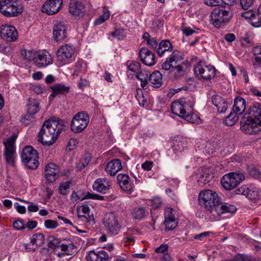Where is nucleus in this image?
Listing matches in <instances>:
<instances>
[{"instance_id": "obj_1", "label": "nucleus", "mask_w": 261, "mask_h": 261, "mask_svg": "<svg viewBox=\"0 0 261 261\" xmlns=\"http://www.w3.org/2000/svg\"><path fill=\"white\" fill-rule=\"evenodd\" d=\"M66 127V123L62 120L55 118L48 119L41 126L38 135V141L43 145L50 146L56 141Z\"/></svg>"}, {"instance_id": "obj_2", "label": "nucleus", "mask_w": 261, "mask_h": 261, "mask_svg": "<svg viewBox=\"0 0 261 261\" xmlns=\"http://www.w3.org/2000/svg\"><path fill=\"white\" fill-rule=\"evenodd\" d=\"M194 103L193 101L186 98L172 102L171 109L172 112L188 122L192 123H199L200 117L193 112Z\"/></svg>"}, {"instance_id": "obj_3", "label": "nucleus", "mask_w": 261, "mask_h": 261, "mask_svg": "<svg viewBox=\"0 0 261 261\" xmlns=\"http://www.w3.org/2000/svg\"><path fill=\"white\" fill-rule=\"evenodd\" d=\"M21 55L25 60L32 62L38 68H44L53 63L51 55L46 50L24 49L21 50Z\"/></svg>"}, {"instance_id": "obj_4", "label": "nucleus", "mask_w": 261, "mask_h": 261, "mask_svg": "<svg viewBox=\"0 0 261 261\" xmlns=\"http://www.w3.org/2000/svg\"><path fill=\"white\" fill-rule=\"evenodd\" d=\"M198 200L200 204L212 213L215 212L216 206L220 202L218 194L211 190L201 191L199 194Z\"/></svg>"}, {"instance_id": "obj_5", "label": "nucleus", "mask_w": 261, "mask_h": 261, "mask_svg": "<svg viewBox=\"0 0 261 261\" xmlns=\"http://www.w3.org/2000/svg\"><path fill=\"white\" fill-rule=\"evenodd\" d=\"M23 11V8L17 0H1L0 12L7 17H14Z\"/></svg>"}, {"instance_id": "obj_6", "label": "nucleus", "mask_w": 261, "mask_h": 261, "mask_svg": "<svg viewBox=\"0 0 261 261\" xmlns=\"http://www.w3.org/2000/svg\"><path fill=\"white\" fill-rule=\"evenodd\" d=\"M21 160L25 166L31 169H36L38 165V155L37 151L32 146H26L23 148L21 155Z\"/></svg>"}, {"instance_id": "obj_7", "label": "nucleus", "mask_w": 261, "mask_h": 261, "mask_svg": "<svg viewBox=\"0 0 261 261\" xmlns=\"http://www.w3.org/2000/svg\"><path fill=\"white\" fill-rule=\"evenodd\" d=\"M244 179L245 176L242 172H231L224 175L221 182L224 189L231 190L235 188Z\"/></svg>"}, {"instance_id": "obj_8", "label": "nucleus", "mask_w": 261, "mask_h": 261, "mask_svg": "<svg viewBox=\"0 0 261 261\" xmlns=\"http://www.w3.org/2000/svg\"><path fill=\"white\" fill-rule=\"evenodd\" d=\"M194 71L199 79L205 81L214 78L216 75L215 67L210 65H207L203 61H199L196 64Z\"/></svg>"}, {"instance_id": "obj_9", "label": "nucleus", "mask_w": 261, "mask_h": 261, "mask_svg": "<svg viewBox=\"0 0 261 261\" xmlns=\"http://www.w3.org/2000/svg\"><path fill=\"white\" fill-rule=\"evenodd\" d=\"M211 21L215 27L219 28L221 25L228 22L231 17L229 10L220 7L215 8L211 13Z\"/></svg>"}, {"instance_id": "obj_10", "label": "nucleus", "mask_w": 261, "mask_h": 261, "mask_svg": "<svg viewBox=\"0 0 261 261\" xmlns=\"http://www.w3.org/2000/svg\"><path fill=\"white\" fill-rule=\"evenodd\" d=\"M89 122L88 115L84 112L77 113L72 118L71 129L75 133L82 132L88 125Z\"/></svg>"}, {"instance_id": "obj_11", "label": "nucleus", "mask_w": 261, "mask_h": 261, "mask_svg": "<svg viewBox=\"0 0 261 261\" xmlns=\"http://www.w3.org/2000/svg\"><path fill=\"white\" fill-rule=\"evenodd\" d=\"M103 224L109 233L112 234H118L121 228L118 220V216L113 212L108 213L105 215Z\"/></svg>"}, {"instance_id": "obj_12", "label": "nucleus", "mask_w": 261, "mask_h": 261, "mask_svg": "<svg viewBox=\"0 0 261 261\" xmlns=\"http://www.w3.org/2000/svg\"><path fill=\"white\" fill-rule=\"evenodd\" d=\"M75 49L73 46L69 44L62 45L57 52V60L63 64L69 63L72 61Z\"/></svg>"}, {"instance_id": "obj_13", "label": "nucleus", "mask_w": 261, "mask_h": 261, "mask_svg": "<svg viewBox=\"0 0 261 261\" xmlns=\"http://www.w3.org/2000/svg\"><path fill=\"white\" fill-rule=\"evenodd\" d=\"M15 139L9 138L7 142H4L5 150L4 154L7 163L11 166L14 165L15 150L14 149Z\"/></svg>"}, {"instance_id": "obj_14", "label": "nucleus", "mask_w": 261, "mask_h": 261, "mask_svg": "<svg viewBox=\"0 0 261 261\" xmlns=\"http://www.w3.org/2000/svg\"><path fill=\"white\" fill-rule=\"evenodd\" d=\"M62 0H48L41 7V11L48 15L58 13L61 8Z\"/></svg>"}, {"instance_id": "obj_15", "label": "nucleus", "mask_w": 261, "mask_h": 261, "mask_svg": "<svg viewBox=\"0 0 261 261\" xmlns=\"http://www.w3.org/2000/svg\"><path fill=\"white\" fill-rule=\"evenodd\" d=\"M45 242L44 236L42 233L34 234L31 239L30 243L24 245V248L28 252L34 251L38 246L43 244Z\"/></svg>"}, {"instance_id": "obj_16", "label": "nucleus", "mask_w": 261, "mask_h": 261, "mask_svg": "<svg viewBox=\"0 0 261 261\" xmlns=\"http://www.w3.org/2000/svg\"><path fill=\"white\" fill-rule=\"evenodd\" d=\"M0 35L2 38L8 41H15L18 37L16 29L12 25L7 24L2 25L0 27Z\"/></svg>"}, {"instance_id": "obj_17", "label": "nucleus", "mask_w": 261, "mask_h": 261, "mask_svg": "<svg viewBox=\"0 0 261 261\" xmlns=\"http://www.w3.org/2000/svg\"><path fill=\"white\" fill-rule=\"evenodd\" d=\"M63 21H57L53 27V37L56 41L64 40L67 37V28Z\"/></svg>"}, {"instance_id": "obj_18", "label": "nucleus", "mask_w": 261, "mask_h": 261, "mask_svg": "<svg viewBox=\"0 0 261 261\" xmlns=\"http://www.w3.org/2000/svg\"><path fill=\"white\" fill-rule=\"evenodd\" d=\"M69 11L72 15L77 18L83 17L86 13L84 5L82 2L76 0L70 1Z\"/></svg>"}, {"instance_id": "obj_19", "label": "nucleus", "mask_w": 261, "mask_h": 261, "mask_svg": "<svg viewBox=\"0 0 261 261\" xmlns=\"http://www.w3.org/2000/svg\"><path fill=\"white\" fill-rule=\"evenodd\" d=\"M59 168L55 164L50 163L45 166L44 176L49 182L55 181L59 177Z\"/></svg>"}, {"instance_id": "obj_20", "label": "nucleus", "mask_w": 261, "mask_h": 261, "mask_svg": "<svg viewBox=\"0 0 261 261\" xmlns=\"http://www.w3.org/2000/svg\"><path fill=\"white\" fill-rule=\"evenodd\" d=\"M117 179L120 187L123 191L129 192L133 190L134 185L127 174H119Z\"/></svg>"}, {"instance_id": "obj_21", "label": "nucleus", "mask_w": 261, "mask_h": 261, "mask_svg": "<svg viewBox=\"0 0 261 261\" xmlns=\"http://www.w3.org/2000/svg\"><path fill=\"white\" fill-rule=\"evenodd\" d=\"M260 127L261 126L259 124L250 120L248 117H247L246 120H244V121L242 122L241 126L242 131L248 134H253L257 133Z\"/></svg>"}, {"instance_id": "obj_22", "label": "nucleus", "mask_w": 261, "mask_h": 261, "mask_svg": "<svg viewBox=\"0 0 261 261\" xmlns=\"http://www.w3.org/2000/svg\"><path fill=\"white\" fill-rule=\"evenodd\" d=\"M111 187L110 181L106 178L97 179L93 185L94 191L103 194L107 193Z\"/></svg>"}, {"instance_id": "obj_23", "label": "nucleus", "mask_w": 261, "mask_h": 261, "mask_svg": "<svg viewBox=\"0 0 261 261\" xmlns=\"http://www.w3.org/2000/svg\"><path fill=\"white\" fill-rule=\"evenodd\" d=\"M237 211L236 207L232 204L222 202L220 201L218 205L216 206L215 213L218 216L223 214H228L229 216L234 213Z\"/></svg>"}, {"instance_id": "obj_24", "label": "nucleus", "mask_w": 261, "mask_h": 261, "mask_svg": "<svg viewBox=\"0 0 261 261\" xmlns=\"http://www.w3.org/2000/svg\"><path fill=\"white\" fill-rule=\"evenodd\" d=\"M182 58L178 51L174 50L171 56L167 58L162 66V69L164 70H169L173 68V65L176 64L179 61L182 60Z\"/></svg>"}, {"instance_id": "obj_25", "label": "nucleus", "mask_w": 261, "mask_h": 261, "mask_svg": "<svg viewBox=\"0 0 261 261\" xmlns=\"http://www.w3.org/2000/svg\"><path fill=\"white\" fill-rule=\"evenodd\" d=\"M58 247H60L63 253H58L57 255L59 257H62L64 255H72L76 252L75 246L73 242L71 240H66L65 243L61 244L60 245L55 246V251Z\"/></svg>"}, {"instance_id": "obj_26", "label": "nucleus", "mask_w": 261, "mask_h": 261, "mask_svg": "<svg viewBox=\"0 0 261 261\" xmlns=\"http://www.w3.org/2000/svg\"><path fill=\"white\" fill-rule=\"evenodd\" d=\"M139 55L141 61L146 65L151 66L155 63L154 55L147 48H142Z\"/></svg>"}, {"instance_id": "obj_27", "label": "nucleus", "mask_w": 261, "mask_h": 261, "mask_svg": "<svg viewBox=\"0 0 261 261\" xmlns=\"http://www.w3.org/2000/svg\"><path fill=\"white\" fill-rule=\"evenodd\" d=\"M166 229L173 230L177 226L174 215L173 214V209L170 207L165 208V220L164 222Z\"/></svg>"}, {"instance_id": "obj_28", "label": "nucleus", "mask_w": 261, "mask_h": 261, "mask_svg": "<svg viewBox=\"0 0 261 261\" xmlns=\"http://www.w3.org/2000/svg\"><path fill=\"white\" fill-rule=\"evenodd\" d=\"M52 93L49 97L55 98L60 97L62 95H66L70 90V87L65 86L62 84H56L50 87Z\"/></svg>"}, {"instance_id": "obj_29", "label": "nucleus", "mask_w": 261, "mask_h": 261, "mask_svg": "<svg viewBox=\"0 0 261 261\" xmlns=\"http://www.w3.org/2000/svg\"><path fill=\"white\" fill-rule=\"evenodd\" d=\"M122 168L121 161L119 159H114L107 164L105 170L110 175L114 176Z\"/></svg>"}, {"instance_id": "obj_30", "label": "nucleus", "mask_w": 261, "mask_h": 261, "mask_svg": "<svg viewBox=\"0 0 261 261\" xmlns=\"http://www.w3.org/2000/svg\"><path fill=\"white\" fill-rule=\"evenodd\" d=\"M87 257L91 261H103L109 258L108 253L103 250L99 251L91 250L89 252L88 255Z\"/></svg>"}, {"instance_id": "obj_31", "label": "nucleus", "mask_w": 261, "mask_h": 261, "mask_svg": "<svg viewBox=\"0 0 261 261\" xmlns=\"http://www.w3.org/2000/svg\"><path fill=\"white\" fill-rule=\"evenodd\" d=\"M246 103L244 98L237 96L234 99L233 112L240 115L243 114L246 110Z\"/></svg>"}, {"instance_id": "obj_32", "label": "nucleus", "mask_w": 261, "mask_h": 261, "mask_svg": "<svg viewBox=\"0 0 261 261\" xmlns=\"http://www.w3.org/2000/svg\"><path fill=\"white\" fill-rule=\"evenodd\" d=\"M212 101L217 107L219 113H224L227 109L228 105L226 100L221 96L216 95L212 96Z\"/></svg>"}, {"instance_id": "obj_33", "label": "nucleus", "mask_w": 261, "mask_h": 261, "mask_svg": "<svg viewBox=\"0 0 261 261\" xmlns=\"http://www.w3.org/2000/svg\"><path fill=\"white\" fill-rule=\"evenodd\" d=\"M211 175L208 173V171L205 168H200L197 173L196 178L199 186H202L208 184L210 180Z\"/></svg>"}, {"instance_id": "obj_34", "label": "nucleus", "mask_w": 261, "mask_h": 261, "mask_svg": "<svg viewBox=\"0 0 261 261\" xmlns=\"http://www.w3.org/2000/svg\"><path fill=\"white\" fill-rule=\"evenodd\" d=\"M149 82L154 88H159L162 85V75L159 71H155L150 74Z\"/></svg>"}, {"instance_id": "obj_35", "label": "nucleus", "mask_w": 261, "mask_h": 261, "mask_svg": "<svg viewBox=\"0 0 261 261\" xmlns=\"http://www.w3.org/2000/svg\"><path fill=\"white\" fill-rule=\"evenodd\" d=\"M150 72L146 70H140L135 76L136 78L140 80L141 82V86L144 89H146L148 88V80Z\"/></svg>"}, {"instance_id": "obj_36", "label": "nucleus", "mask_w": 261, "mask_h": 261, "mask_svg": "<svg viewBox=\"0 0 261 261\" xmlns=\"http://www.w3.org/2000/svg\"><path fill=\"white\" fill-rule=\"evenodd\" d=\"M172 50V46L170 41L168 40L162 41L157 47L156 52L158 55L162 57L166 51H171Z\"/></svg>"}, {"instance_id": "obj_37", "label": "nucleus", "mask_w": 261, "mask_h": 261, "mask_svg": "<svg viewBox=\"0 0 261 261\" xmlns=\"http://www.w3.org/2000/svg\"><path fill=\"white\" fill-rule=\"evenodd\" d=\"M127 75L132 79L141 70V65L136 61H132L129 64L127 62Z\"/></svg>"}, {"instance_id": "obj_38", "label": "nucleus", "mask_w": 261, "mask_h": 261, "mask_svg": "<svg viewBox=\"0 0 261 261\" xmlns=\"http://www.w3.org/2000/svg\"><path fill=\"white\" fill-rule=\"evenodd\" d=\"M27 112L35 115L40 110L38 101L34 98H29L27 103Z\"/></svg>"}, {"instance_id": "obj_39", "label": "nucleus", "mask_w": 261, "mask_h": 261, "mask_svg": "<svg viewBox=\"0 0 261 261\" xmlns=\"http://www.w3.org/2000/svg\"><path fill=\"white\" fill-rule=\"evenodd\" d=\"M78 218L80 221L84 223L87 226H92L95 224V220L92 214L82 215L81 212H79Z\"/></svg>"}, {"instance_id": "obj_40", "label": "nucleus", "mask_w": 261, "mask_h": 261, "mask_svg": "<svg viewBox=\"0 0 261 261\" xmlns=\"http://www.w3.org/2000/svg\"><path fill=\"white\" fill-rule=\"evenodd\" d=\"M145 210L143 207H136L132 212L133 217L136 220H141L144 218L145 214Z\"/></svg>"}, {"instance_id": "obj_41", "label": "nucleus", "mask_w": 261, "mask_h": 261, "mask_svg": "<svg viewBox=\"0 0 261 261\" xmlns=\"http://www.w3.org/2000/svg\"><path fill=\"white\" fill-rule=\"evenodd\" d=\"M249 192L248 193V198L251 199H256L260 196V191L257 187L252 186L249 187Z\"/></svg>"}, {"instance_id": "obj_42", "label": "nucleus", "mask_w": 261, "mask_h": 261, "mask_svg": "<svg viewBox=\"0 0 261 261\" xmlns=\"http://www.w3.org/2000/svg\"><path fill=\"white\" fill-rule=\"evenodd\" d=\"M91 161V156L89 154H86L84 158L76 164L77 170H81L86 167Z\"/></svg>"}, {"instance_id": "obj_43", "label": "nucleus", "mask_w": 261, "mask_h": 261, "mask_svg": "<svg viewBox=\"0 0 261 261\" xmlns=\"http://www.w3.org/2000/svg\"><path fill=\"white\" fill-rule=\"evenodd\" d=\"M238 120V115L231 112L230 114L226 118L224 123L227 126H232Z\"/></svg>"}, {"instance_id": "obj_44", "label": "nucleus", "mask_w": 261, "mask_h": 261, "mask_svg": "<svg viewBox=\"0 0 261 261\" xmlns=\"http://www.w3.org/2000/svg\"><path fill=\"white\" fill-rule=\"evenodd\" d=\"M35 117L34 114L27 113L21 119V122L25 125H29L35 122Z\"/></svg>"}, {"instance_id": "obj_45", "label": "nucleus", "mask_w": 261, "mask_h": 261, "mask_svg": "<svg viewBox=\"0 0 261 261\" xmlns=\"http://www.w3.org/2000/svg\"><path fill=\"white\" fill-rule=\"evenodd\" d=\"M111 35L118 40H122L126 36V32L122 28H118L111 33Z\"/></svg>"}, {"instance_id": "obj_46", "label": "nucleus", "mask_w": 261, "mask_h": 261, "mask_svg": "<svg viewBox=\"0 0 261 261\" xmlns=\"http://www.w3.org/2000/svg\"><path fill=\"white\" fill-rule=\"evenodd\" d=\"M110 17L109 11L106 8H103V14L100 15L94 22L95 25H99L108 19Z\"/></svg>"}, {"instance_id": "obj_47", "label": "nucleus", "mask_w": 261, "mask_h": 261, "mask_svg": "<svg viewBox=\"0 0 261 261\" xmlns=\"http://www.w3.org/2000/svg\"><path fill=\"white\" fill-rule=\"evenodd\" d=\"M250 23L254 27H259L261 26V15L258 13L254 14L253 17L249 20Z\"/></svg>"}, {"instance_id": "obj_48", "label": "nucleus", "mask_w": 261, "mask_h": 261, "mask_svg": "<svg viewBox=\"0 0 261 261\" xmlns=\"http://www.w3.org/2000/svg\"><path fill=\"white\" fill-rule=\"evenodd\" d=\"M162 201L159 197L153 198L150 201V205L153 209H158L162 206Z\"/></svg>"}, {"instance_id": "obj_49", "label": "nucleus", "mask_w": 261, "mask_h": 261, "mask_svg": "<svg viewBox=\"0 0 261 261\" xmlns=\"http://www.w3.org/2000/svg\"><path fill=\"white\" fill-rule=\"evenodd\" d=\"M96 199L98 200H102L104 199V197L101 195H99L97 194H94L90 193L89 192H87L83 197V199Z\"/></svg>"}, {"instance_id": "obj_50", "label": "nucleus", "mask_w": 261, "mask_h": 261, "mask_svg": "<svg viewBox=\"0 0 261 261\" xmlns=\"http://www.w3.org/2000/svg\"><path fill=\"white\" fill-rule=\"evenodd\" d=\"M44 226L48 229H54L58 226V223L56 221L48 219L44 221Z\"/></svg>"}, {"instance_id": "obj_51", "label": "nucleus", "mask_w": 261, "mask_h": 261, "mask_svg": "<svg viewBox=\"0 0 261 261\" xmlns=\"http://www.w3.org/2000/svg\"><path fill=\"white\" fill-rule=\"evenodd\" d=\"M172 149L175 153L181 152L184 150L183 143L181 141H179L177 142L176 141L173 145Z\"/></svg>"}, {"instance_id": "obj_52", "label": "nucleus", "mask_w": 261, "mask_h": 261, "mask_svg": "<svg viewBox=\"0 0 261 261\" xmlns=\"http://www.w3.org/2000/svg\"><path fill=\"white\" fill-rule=\"evenodd\" d=\"M70 182H65L60 184L59 190L61 194L66 195L67 194V191L69 189Z\"/></svg>"}, {"instance_id": "obj_53", "label": "nucleus", "mask_w": 261, "mask_h": 261, "mask_svg": "<svg viewBox=\"0 0 261 261\" xmlns=\"http://www.w3.org/2000/svg\"><path fill=\"white\" fill-rule=\"evenodd\" d=\"M31 89L37 94H41L45 91V87L40 84L33 85Z\"/></svg>"}, {"instance_id": "obj_54", "label": "nucleus", "mask_w": 261, "mask_h": 261, "mask_svg": "<svg viewBox=\"0 0 261 261\" xmlns=\"http://www.w3.org/2000/svg\"><path fill=\"white\" fill-rule=\"evenodd\" d=\"M237 193L238 194H241L245 195L248 198V192H249V187L246 185L242 186L240 188L236 190Z\"/></svg>"}, {"instance_id": "obj_55", "label": "nucleus", "mask_w": 261, "mask_h": 261, "mask_svg": "<svg viewBox=\"0 0 261 261\" xmlns=\"http://www.w3.org/2000/svg\"><path fill=\"white\" fill-rule=\"evenodd\" d=\"M240 4L243 9L249 8L253 4V0H240Z\"/></svg>"}, {"instance_id": "obj_56", "label": "nucleus", "mask_w": 261, "mask_h": 261, "mask_svg": "<svg viewBox=\"0 0 261 261\" xmlns=\"http://www.w3.org/2000/svg\"><path fill=\"white\" fill-rule=\"evenodd\" d=\"M13 225L15 229L20 230L25 229V224L23 222L20 220H15L13 224Z\"/></svg>"}, {"instance_id": "obj_57", "label": "nucleus", "mask_w": 261, "mask_h": 261, "mask_svg": "<svg viewBox=\"0 0 261 261\" xmlns=\"http://www.w3.org/2000/svg\"><path fill=\"white\" fill-rule=\"evenodd\" d=\"M78 142L77 139L75 138L70 139L67 145L66 148L67 150L71 151L72 150L76 145L77 144Z\"/></svg>"}, {"instance_id": "obj_58", "label": "nucleus", "mask_w": 261, "mask_h": 261, "mask_svg": "<svg viewBox=\"0 0 261 261\" xmlns=\"http://www.w3.org/2000/svg\"><path fill=\"white\" fill-rule=\"evenodd\" d=\"M21 201L25 202L27 203H30V205L28 207V211L31 212H36L38 211L39 208L38 206L36 204H34L32 202H30L28 201H25L23 200L19 199Z\"/></svg>"}, {"instance_id": "obj_59", "label": "nucleus", "mask_w": 261, "mask_h": 261, "mask_svg": "<svg viewBox=\"0 0 261 261\" xmlns=\"http://www.w3.org/2000/svg\"><path fill=\"white\" fill-rule=\"evenodd\" d=\"M204 2L205 5L211 7L218 6L221 4V0H204Z\"/></svg>"}, {"instance_id": "obj_60", "label": "nucleus", "mask_w": 261, "mask_h": 261, "mask_svg": "<svg viewBox=\"0 0 261 261\" xmlns=\"http://www.w3.org/2000/svg\"><path fill=\"white\" fill-rule=\"evenodd\" d=\"M37 225V222L35 221H29L25 224V228H27L29 230H32L36 228Z\"/></svg>"}, {"instance_id": "obj_61", "label": "nucleus", "mask_w": 261, "mask_h": 261, "mask_svg": "<svg viewBox=\"0 0 261 261\" xmlns=\"http://www.w3.org/2000/svg\"><path fill=\"white\" fill-rule=\"evenodd\" d=\"M153 163L151 161H146L142 164V168L147 171L150 170L152 168Z\"/></svg>"}, {"instance_id": "obj_62", "label": "nucleus", "mask_w": 261, "mask_h": 261, "mask_svg": "<svg viewBox=\"0 0 261 261\" xmlns=\"http://www.w3.org/2000/svg\"><path fill=\"white\" fill-rule=\"evenodd\" d=\"M79 212L84 214V215L89 214L90 208L87 205H83L81 206L79 208Z\"/></svg>"}, {"instance_id": "obj_63", "label": "nucleus", "mask_w": 261, "mask_h": 261, "mask_svg": "<svg viewBox=\"0 0 261 261\" xmlns=\"http://www.w3.org/2000/svg\"><path fill=\"white\" fill-rule=\"evenodd\" d=\"M14 206L19 213L24 214L25 213L26 210L25 206L20 205L17 202L14 203Z\"/></svg>"}, {"instance_id": "obj_64", "label": "nucleus", "mask_w": 261, "mask_h": 261, "mask_svg": "<svg viewBox=\"0 0 261 261\" xmlns=\"http://www.w3.org/2000/svg\"><path fill=\"white\" fill-rule=\"evenodd\" d=\"M182 32L185 35V36H189L192 35L195 32V31L190 27H187L182 29Z\"/></svg>"}]
</instances>
